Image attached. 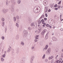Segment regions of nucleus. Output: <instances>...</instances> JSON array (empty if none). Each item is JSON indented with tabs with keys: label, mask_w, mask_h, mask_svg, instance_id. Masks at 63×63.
Segmentation results:
<instances>
[{
	"label": "nucleus",
	"mask_w": 63,
	"mask_h": 63,
	"mask_svg": "<svg viewBox=\"0 0 63 63\" xmlns=\"http://www.w3.org/2000/svg\"><path fill=\"white\" fill-rule=\"evenodd\" d=\"M34 10V12L35 13H38V8L37 7V6H36L33 9Z\"/></svg>",
	"instance_id": "nucleus-1"
},
{
	"label": "nucleus",
	"mask_w": 63,
	"mask_h": 63,
	"mask_svg": "<svg viewBox=\"0 0 63 63\" xmlns=\"http://www.w3.org/2000/svg\"><path fill=\"white\" fill-rule=\"evenodd\" d=\"M50 51H51L50 48H49L47 51L46 52V53L48 55L50 54Z\"/></svg>",
	"instance_id": "nucleus-2"
},
{
	"label": "nucleus",
	"mask_w": 63,
	"mask_h": 63,
	"mask_svg": "<svg viewBox=\"0 0 63 63\" xmlns=\"http://www.w3.org/2000/svg\"><path fill=\"white\" fill-rule=\"evenodd\" d=\"M46 32H47V30L46 29H44V30L42 32H41V34L42 35H44L45 34V33Z\"/></svg>",
	"instance_id": "nucleus-3"
},
{
	"label": "nucleus",
	"mask_w": 63,
	"mask_h": 63,
	"mask_svg": "<svg viewBox=\"0 0 63 63\" xmlns=\"http://www.w3.org/2000/svg\"><path fill=\"white\" fill-rule=\"evenodd\" d=\"M2 12H3L4 14H6V13L8 11L7 9H3L2 10Z\"/></svg>",
	"instance_id": "nucleus-4"
},
{
	"label": "nucleus",
	"mask_w": 63,
	"mask_h": 63,
	"mask_svg": "<svg viewBox=\"0 0 63 63\" xmlns=\"http://www.w3.org/2000/svg\"><path fill=\"white\" fill-rule=\"evenodd\" d=\"M19 36L18 34H17L16 36V39L17 40H18L19 39Z\"/></svg>",
	"instance_id": "nucleus-5"
},
{
	"label": "nucleus",
	"mask_w": 63,
	"mask_h": 63,
	"mask_svg": "<svg viewBox=\"0 0 63 63\" xmlns=\"http://www.w3.org/2000/svg\"><path fill=\"white\" fill-rule=\"evenodd\" d=\"M38 29L39 30V31L38 32V34H39V33H40V32L41 31V27L39 28Z\"/></svg>",
	"instance_id": "nucleus-6"
},
{
	"label": "nucleus",
	"mask_w": 63,
	"mask_h": 63,
	"mask_svg": "<svg viewBox=\"0 0 63 63\" xmlns=\"http://www.w3.org/2000/svg\"><path fill=\"white\" fill-rule=\"evenodd\" d=\"M47 1H44L43 2V3L44 5L45 6H46V5H47Z\"/></svg>",
	"instance_id": "nucleus-7"
},
{
	"label": "nucleus",
	"mask_w": 63,
	"mask_h": 63,
	"mask_svg": "<svg viewBox=\"0 0 63 63\" xmlns=\"http://www.w3.org/2000/svg\"><path fill=\"white\" fill-rule=\"evenodd\" d=\"M53 41H57L56 38L55 37H53Z\"/></svg>",
	"instance_id": "nucleus-8"
},
{
	"label": "nucleus",
	"mask_w": 63,
	"mask_h": 63,
	"mask_svg": "<svg viewBox=\"0 0 63 63\" xmlns=\"http://www.w3.org/2000/svg\"><path fill=\"white\" fill-rule=\"evenodd\" d=\"M27 34H24L23 33V37H24V38H25L26 37H27Z\"/></svg>",
	"instance_id": "nucleus-9"
},
{
	"label": "nucleus",
	"mask_w": 63,
	"mask_h": 63,
	"mask_svg": "<svg viewBox=\"0 0 63 63\" xmlns=\"http://www.w3.org/2000/svg\"><path fill=\"white\" fill-rule=\"evenodd\" d=\"M23 34H28V32H27V31L26 30H24L23 32Z\"/></svg>",
	"instance_id": "nucleus-10"
},
{
	"label": "nucleus",
	"mask_w": 63,
	"mask_h": 63,
	"mask_svg": "<svg viewBox=\"0 0 63 63\" xmlns=\"http://www.w3.org/2000/svg\"><path fill=\"white\" fill-rule=\"evenodd\" d=\"M45 10H46L45 12H47L48 11V7H45Z\"/></svg>",
	"instance_id": "nucleus-11"
},
{
	"label": "nucleus",
	"mask_w": 63,
	"mask_h": 63,
	"mask_svg": "<svg viewBox=\"0 0 63 63\" xmlns=\"http://www.w3.org/2000/svg\"><path fill=\"white\" fill-rule=\"evenodd\" d=\"M54 57H53V56H52L51 57H49L48 59L49 60H50V59H51L53 58Z\"/></svg>",
	"instance_id": "nucleus-12"
},
{
	"label": "nucleus",
	"mask_w": 63,
	"mask_h": 63,
	"mask_svg": "<svg viewBox=\"0 0 63 63\" xmlns=\"http://www.w3.org/2000/svg\"><path fill=\"white\" fill-rule=\"evenodd\" d=\"M42 24H43V25H42V26L43 28H44V27H45V26H46V24L44 23H42Z\"/></svg>",
	"instance_id": "nucleus-13"
},
{
	"label": "nucleus",
	"mask_w": 63,
	"mask_h": 63,
	"mask_svg": "<svg viewBox=\"0 0 63 63\" xmlns=\"http://www.w3.org/2000/svg\"><path fill=\"white\" fill-rule=\"evenodd\" d=\"M11 49H10V48H9L7 51V52H10L11 51Z\"/></svg>",
	"instance_id": "nucleus-14"
},
{
	"label": "nucleus",
	"mask_w": 63,
	"mask_h": 63,
	"mask_svg": "<svg viewBox=\"0 0 63 63\" xmlns=\"http://www.w3.org/2000/svg\"><path fill=\"white\" fill-rule=\"evenodd\" d=\"M48 47V45H46L45 46V48H44V49H47V47Z\"/></svg>",
	"instance_id": "nucleus-15"
},
{
	"label": "nucleus",
	"mask_w": 63,
	"mask_h": 63,
	"mask_svg": "<svg viewBox=\"0 0 63 63\" xmlns=\"http://www.w3.org/2000/svg\"><path fill=\"white\" fill-rule=\"evenodd\" d=\"M9 3V1L7 0L6 1V5L7 6H8V4Z\"/></svg>",
	"instance_id": "nucleus-16"
},
{
	"label": "nucleus",
	"mask_w": 63,
	"mask_h": 63,
	"mask_svg": "<svg viewBox=\"0 0 63 63\" xmlns=\"http://www.w3.org/2000/svg\"><path fill=\"white\" fill-rule=\"evenodd\" d=\"M36 26H35V25H34V26L32 27V29H35V28H36Z\"/></svg>",
	"instance_id": "nucleus-17"
},
{
	"label": "nucleus",
	"mask_w": 63,
	"mask_h": 63,
	"mask_svg": "<svg viewBox=\"0 0 63 63\" xmlns=\"http://www.w3.org/2000/svg\"><path fill=\"white\" fill-rule=\"evenodd\" d=\"M48 38V34H47L45 37V39H47Z\"/></svg>",
	"instance_id": "nucleus-18"
},
{
	"label": "nucleus",
	"mask_w": 63,
	"mask_h": 63,
	"mask_svg": "<svg viewBox=\"0 0 63 63\" xmlns=\"http://www.w3.org/2000/svg\"><path fill=\"white\" fill-rule=\"evenodd\" d=\"M21 2V1L20 0H18L17 1V3L18 4H19Z\"/></svg>",
	"instance_id": "nucleus-19"
},
{
	"label": "nucleus",
	"mask_w": 63,
	"mask_h": 63,
	"mask_svg": "<svg viewBox=\"0 0 63 63\" xmlns=\"http://www.w3.org/2000/svg\"><path fill=\"white\" fill-rule=\"evenodd\" d=\"M12 54H14V50L13 49H12Z\"/></svg>",
	"instance_id": "nucleus-20"
},
{
	"label": "nucleus",
	"mask_w": 63,
	"mask_h": 63,
	"mask_svg": "<svg viewBox=\"0 0 63 63\" xmlns=\"http://www.w3.org/2000/svg\"><path fill=\"white\" fill-rule=\"evenodd\" d=\"M39 36V35H36V37H35V39H38Z\"/></svg>",
	"instance_id": "nucleus-21"
},
{
	"label": "nucleus",
	"mask_w": 63,
	"mask_h": 63,
	"mask_svg": "<svg viewBox=\"0 0 63 63\" xmlns=\"http://www.w3.org/2000/svg\"><path fill=\"white\" fill-rule=\"evenodd\" d=\"M60 61H59V60H57L56 61V63H60V62H61V61L60 60Z\"/></svg>",
	"instance_id": "nucleus-22"
},
{
	"label": "nucleus",
	"mask_w": 63,
	"mask_h": 63,
	"mask_svg": "<svg viewBox=\"0 0 63 63\" xmlns=\"http://www.w3.org/2000/svg\"><path fill=\"white\" fill-rule=\"evenodd\" d=\"M23 60L24 61H26V59L25 58H23Z\"/></svg>",
	"instance_id": "nucleus-23"
},
{
	"label": "nucleus",
	"mask_w": 63,
	"mask_h": 63,
	"mask_svg": "<svg viewBox=\"0 0 63 63\" xmlns=\"http://www.w3.org/2000/svg\"><path fill=\"white\" fill-rule=\"evenodd\" d=\"M21 45H22V46H24V42H21Z\"/></svg>",
	"instance_id": "nucleus-24"
},
{
	"label": "nucleus",
	"mask_w": 63,
	"mask_h": 63,
	"mask_svg": "<svg viewBox=\"0 0 63 63\" xmlns=\"http://www.w3.org/2000/svg\"><path fill=\"white\" fill-rule=\"evenodd\" d=\"M16 18H17V19H18V20H19V16H16Z\"/></svg>",
	"instance_id": "nucleus-25"
},
{
	"label": "nucleus",
	"mask_w": 63,
	"mask_h": 63,
	"mask_svg": "<svg viewBox=\"0 0 63 63\" xmlns=\"http://www.w3.org/2000/svg\"><path fill=\"white\" fill-rule=\"evenodd\" d=\"M41 21H42V23H45V21L43 19H42L41 20Z\"/></svg>",
	"instance_id": "nucleus-26"
},
{
	"label": "nucleus",
	"mask_w": 63,
	"mask_h": 63,
	"mask_svg": "<svg viewBox=\"0 0 63 63\" xmlns=\"http://www.w3.org/2000/svg\"><path fill=\"white\" fill-rule=\"evenodd\" d=\"M13 19H14V21H16V17H14Z\"/></svg>",
	"instance_id": "nucleus-27"
},
{
	"label": "nucleus",
	"mask_w": 63,
	"mask_h": 63,
	"mask_svg": "<svg viewBox=\"0 0 63 63\" xmlns=\"http://www.w3.org/2000/svg\"><path fill=\"white\" fill-rule=\"evenodd\" d=\"M34 25V23H32L31 24V26H33V25Z\"/></svg>",
	"instance_id": "nucleus-28"
},
{
	"label": "nucleus",
	"mask_w": 63,
	"mask_h": 63,
	"mask_svg": "<svg viewBox=\"0 0 63 63\" xmlns=\"http://www.w3.org/2000/svg\"><path fill=\"white\" fill-rule=\"evenodd\" d=\"M1 61H2V62H3V61H4V58H1Z\"/></svg>",
	"instance_id": "nucleus-29"
},
{
	"label": "nucleus",
	"mask_w": 63,
	"mask_h": 63,
	"mask_svg": "<svg viewBox=\"0 0 63 63\" xmlns=\"http://www.w3.org/2000/svg\"><path fill=\"white\" fill-rule=\"evenodd\" d=\"M11 9H14V5H12L11 6Z\"/></svg>",
	"instance_id": "nucleus-30"
},
{
	"label": "nucleus",
	"mask_w": 63,
	"mask_h": 63,
	"mask_svg": "<svg viewBox=\"0 0 63 63\" xmlns=\"http://www.w3.org/2000/svg\"><path fill=\"white\" fill-rule=\"evenodd\" d=\"M28 29L30 31H31V29H32L30 27H29Z\"/></svg>",
	"instance_id": "nucleus-31"
},
{
	"label": "nucleus",
	"mask_w": 63,
	"mask_h": 63,
	"mask_svg": "<svg viewBox=\"0 0 63 63\" xmlns=\"http://www.w3.org/2000/svg\"><path fill=\"white\" fill-rule=\"evenodd\" d=\"M45 15H42V16H41L42 17V18H44L45 17Z\"/></svg>",
	"instance_id": "nucleus-32"
},
{
	"label": "nucleus",
	"mask_w": 63,
	"mask_h": 63,
	"mask_svg": "<svg viewBox=\"0 0 63 63\" xmlns=\"http://www.w3.org/2000/svg\"><path fill=\"white\" fill-rule=\"evenodd\" d=\"M11 11L12 12H14V9H11Z\"/></svg>",
	"instance_id": "nucleus-33"
},
{
	"label": "nucleus",
	"mask_w": 63,
	"mask_h": 63,
	"mask_svg": "<svg viewBox=\"0 0 63 63\" xmlns=\"http://www.w3.org/2000/svg\"><path fill=\"white\" fill-rule=\"evenodd\" d=\"M45 55H46L45 54H44V55L42 58L43 59H44V58H45Z\"/></svg>",
	"instance_id": "nucleus-34"
},
{
	"label": "nucleus",
	"mask_w": 63,
	"mask_h": 63,
	"mask_svg": "<svg viewBox=\"0 0 63 63\" xmlns=\"http://www.w3.org/2000/svg\"><path fill=\"white\" fill-rule=\"evenodd\" d=\"M16 26H17V27H18L19 25H18V24L17 23H16Z\"/></svg>",
	"instance_id": "nucleus-35"
},
{
	"label": "nucleus",
	"mask_w": 63,
	"mask_h": 63,
	"mask_svg": "<svg viewBox=\"0 0 63 63\" xmlns=\"http://www.w3.org/2000/svg\"><path fill=\"white\" fill-rule=\"evenodd\" d=\"M1 20L2 21H4V20H5V19H4L3 17L2 18Z\"/></svg>",
	"instance_id": "nucleus-36"
},
{
	"label": "nucleus",
	"mask_w": 63,
	"mask_h": 63,
	"mask_svg": "<svg viewBox=\"0 0 63 63\" xmlns=\"http://www.w3.org/2000/svg\"><path fill=\"white\" fill-rule=\"evenodd\" d=\"M48 61V59H46L45 60V62H47Z\"/></svg>",
	"instance_id": "nucleus-37"
},
{
	"label": "nucleus",
	"mask_w": 63,
	"mask_h": 63,
	"mask_svg": "<svg viewBox=\"0 0 63 63\" xmlns=\"http://www.w3.org/2000/svg\"><path fill=\"white\" fill-rule=\"evenodd\" d=\"M1 39L2 40H4V39H5V37L4 36H2L1 37Z\"/></svg>",
	"instance_id": "nucleus-38"
},
{
	"label": "nucleus",
	"mask_w": 63,
	"mask_h": 63,
	"mask_svg": "<svg viewBox=\"0 0 63 63\" xmlns=\"http://www.w3.org/2000/svg\"><path fill=\"white\" fill-rule=\"evenodd\" d=\"M46 26H47V27H48L49 26V25L48 24H47L46 25Z\"/></svg>",
	"instance_id": "nucleus-39"
},
{
	"label": "nucleus",
	"mask_w": 63,
	"mask_h": 63,
	"mask_svg": "<svg viewBox=\"0 0 63 63\" xmlns=\"http://www.w3.org/2000/svg\"><path fill=\"white\" fill-rule=\"evenodd\" d=\"M6 56V55L5 54H4L3 55H2L3 57H5Z\"/></svg>",
	"instance_id": "nucleus-40"
},
{
	"label": "nucleus",
	"mask_w": 63,
	"mask_h": 63,
	"mask_svg": "<svg viewBox=\"0 0 63 63\" xmlns=\"http://www.w3.org/2000/svg\"><path fill=\"white\" fill-rule=\"evenodd\" d=\"M2 25L3 26V27H4V22H2Z\"/></svg>",
	"instance_id": "nucleus-41"
},
{
	"label": "nucleus",
	"mask_w": 63,
	"mask_h": 63,
	"mask_svg": "<svg viewBox=\"0 0 63 63\" xmlns=\"http://www.w3.org/2000/svg\"><path fill=\"white\" fill-rule=\"evenodd\" d=\"M42 16H41L39 18V21H41V19H42Z\"/></svg>",
	"instance_id": "nucleus-42"
},
{
	"label": "nucleus",
	"mask_w": 63,
	"mask_h": 63,
	"mask_svg": "<svg viewBox=\"0 0 63 63\" xmlns=\"http://www.w3.org/2000/svg\"><path fill=\"white\" fill-rule=\"evenodd\" d=\"M18 52H19V50H17L16 51V53H18Z\"/></svg>",
	"instance_id": "nucleus-43"
},
{
	"label": "nucleus",
	"mask_w": 63,
	"mask_h": 63,
	"mask_svg": "<svg viewBox=\"0 0 63 63\" xmlns=\"http://www.w3.org/2000/svg\"><path fill=\"white\" fill-rule=\"evenodd\" d=\"M52 43L51 42H50L49 43V46H50L51 45H52Z\"/></svg>",
	"instance_id": "nucleus-44"
},
{
	"label": "nucleus",
	"mask_w": 63,
	"mask_h": 63,
	"mask_svg": "<svg viewBox=\"0 0 63 63\" xmlns=\"http://www.w3.org/2000/svg\"><path fill=\"white\" fill-rule=\"evenodd\" d=\"M57 7V4H55L54 6V7Z\"/></svg>",
	"instance_id": "nucleus-45"
},
{
	"label": "nucleus",
	"mask_w": 63,
	"mask_h": 63,
	"mask_svg": "<svg viewBox=\"0 0 63 63\" xmlns=\"http://www.w3.org/2000/svg\"><path fill=\"white\" fill-rule=\"evenodd\" d=\"M58 9H60L61 7V6H59V5L58 6Z\"/></svg>",
	"instance_id": "nucleus-46"
},
{
	"label": "nucleus",
	"mask_w": 63,
	"mask_h": 63,
	"mask_svg": "<svg viewBox=\"0 0 63 63\" xmlns=\"http://www.w3.org/2000/svg\"><path fill=\"white\" fill-rule=\"evenodd\" d=\"M45 15L46 17H47V13L45 14Z\"/></svg>",
	"instance_id": "nucleus-47"
},
{
	"label": "nucleus",
	"mask_w": 63,
	"mask_h": 63,
	"mask_svg": "<svg viewBox=\"0 0 63 63\" xmlns=\"http://www.w3.org/2000/svg\"><path fill=\"white\" fill-rule=\"evenodd\" d=\"M37 39H35L34 40V41L35 42H37V41H38V40H37Z\"/></svg>",
	"instance_id": "nucleus-48"
},
{
	"label": "nucleus",
	"mask_w": 63,
	"mask_h": 63,
	"mask_svg": "<svg viewBox=\"0 0 63 63\" xmlns=\"http://www.w3.org/2000/svg\"><path fill=\"white\" fill-rule=\"evenodd\" d=\"M44 19V20H45V21H46V20H47V18H45Z\"/></svg>",
	"instance_id": "nucleus-49"
},
{
	"label": "nucleus",
	"mask_w": 63,
	"mask_h": 63,
	"mask_svg": "<svg viewBox=\"0 0 63 63\" xmlns=\"http://www.w3.org/2000/svg\"><path fill=\"white\" fill-rule=\"evenodd\" d=\"M61 1H60L59 3H58V4H61Z\"/></svg>",
	"instance_id": "nucleus-50"
},
{
	"label": "nucleus",
	"mask_w": 63,
	"mask_h": 63,
	"mask_svg": "<svg viewBox=\"0 0 63 63\" xmlns=\"http://www.w3.org/2000/svg\"><path fill=\"white\" fill-rule=\"evenodd\" d=\"M51 63H53V59H52L51 60Z\"/></svg>",
	"instance_id": "nucleus-51"
},
{
	"label": "nucleus",
	"mask_w": 63,
	"mask_h": 63,
	"mask_svg": "<svg viewBox=\"0 0 63 63\" xmlns=\"http://www.w3.org/2000/svg\"><path fill=\"white\" fill-rule=\"evenodd\" d=\"M55 10H58V8H55Z\"/></svg>",
	"instance_id": "nucleus-52"
},
{
	"label": "nucleus",
	"mask_w": 63,
	"mask_h": 63,
	"mask_svg": "<svg viewBox=\"0 0 63 63\" xmlns=\"http://www.w3.org/2000/svg\"><path fill=\"white\" fill-rule=\"evenodd\" d=\"M50 11H51L50 9H49L48 10V12H50Z\"/></svg>",
	"instance_id": "nucleus-53"
},
{
	"label": "nucleus",
	"mask_w": 63,
	"mask_h": 63,
	"mask_svg": "<svg viewBox=\"0 0 63 63\" xmlns=\"http://www.w3.org/2000/svg\"><path fill=\"white\" fill-rule=\"evenodd\" d=\"M49 28H52V27H51V26H50L49 25Z\"/></svg>",
	"instance_id": "nucleus-54"
},
{
	"label": "nucleus",
	"mask_w": 63,
	"mask_h": 63,
	"mask_svg": "<svg viewBox=\"0 0 63 63\" xmlns=\"http://www.w3.org/2000/svg\"><path fill=\"white\" fill-rule=\"evenodd\" d=\"M32 49H34V47H32Z\"/></svg>",
	"instance_id": "nucleus-55"
},
{
	"label": "nucleus",
	"mask_w": 63,
	"mask_h": 63,
	"mask_svg": "<svg viewBox=\"0 0 63 63\" xmlns=\"http://www.w3.org/2000/svg\"><path fill=\"white\" fill-rule=\"evenodd\" d=\"M61 56H62V57H63V53L62 54Z\"/></svg>",
	"instance_id": "nucleus-56"
},
{
	"label": "nucleus",
	"mask_w": 63,
	"mask_h": 63,
	"mask_svg": "<svg viewBox=\"0 0 63 63\" xmlns=\"http://www.w3.org/2000/svg\"><path fill=\"white\" fill-rule=\"evenodd\" d=\"M60 20L61 21H62L63 20V19H62L61 18L60 19Z\"/></svg>",
	"instance_id": "nucleus-57"
},
{
	"label": "nucleus",
	"mask_w": 63,
	"mask_h": 63,
	"mask_svg": "<svg viewBox=\"0 0 63 63\" xmlns=\"http://www.w3.org/2000/svg\"><path fill=\"white\" fill-rule=\"evenodd\" d=\"M16 11H17V12H18V9H17L16 10Z\"/></svg>",
	"instance_id": "nucleus-58"
},
{
	"label": "nucleus",
	"mask_w": 63,
	"mask_h": 63,
	"mask_svg": "<svg viewBox=\"0 0 63 63\" xmlns=\"http://www.w3.org/2000/svg\"><path fill=\"white\" fill-rule=\"evenodd\" d=\"M39 22L40 23H42V22H41V21H39Z\"/></svg>",
	"instance_id": "nucleus-59"
},
{
	"label": "nucleus",
	"mask_w": 63,
	"mask_h": 63,
	"mask_svg": "<svg viewBox=\"0 0 63 63\" xmlns=\"http://www.w3.org/2000/svg\"><path fill=\"white\" fill-rule=\"evenodd\" d=\"M20 19H21V16H20Z\"/></svg>",
	"instance_id": "nucleus-60"
},
{
	"label": "nucleus",
	"mask_w": 63,
	"mask_h": 63,
	"mask_svg": "<svg viewBox=\"0 0 63 63\" xmlns=\"http://www.w3.org/2000/svg\"><path fill=\"white\" fill-rule=\"evenodd\" d=\"M61 8H63V5L61 6Z\"/></svg>",
	"instance_id": "nucleus-61"
},
{
	"label": "nucleus",
	"mask_w": 63,
	"mask_h": 63,
	"mask_svg": "<svg viewBox=\"0 0 63 63\" xmlns=\"http://www.w3.org/2000/svg\"><path fill=\"white\" fill-rule=\"evenodd\" d=\"M58 55H57V56L56 57H56H58Z\"/></svg>",
	"instance_id": "nucleus-62"
},
{
	"label": "nucleus",
	"mask_w": 63,
	"mask_h": 63,
	"mask_svg": "<svg viewBox=\"0 0 63 63\" xmlns=\"http://www.w3.org/2000/svg\"><path fill=\"white\" fill-rule=\"evenodd\" d=\"M38 24H40V23L39 22H38Z\"/></svg>",
	"instance_id": "nucleus-63"
},
{
	"label": "nucleus",
	"mask_w": 63,
	"mask_h": 63,
	"mask_svg": "<svg viewBox=\"0 0 63 63\" xmlns=\"http://www.w3.org/2000/svg\"><path fill=\"white\" fill-rule=\"evenodd\" d=\"M62 63H63V61H62Z\"/></svg>",
	"instance_id": "nucleus-64"
}]
</instances>
